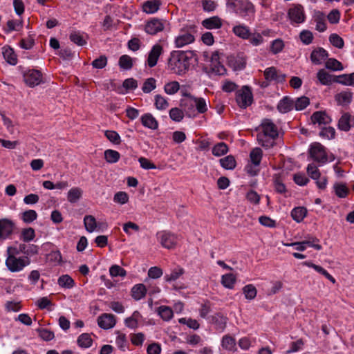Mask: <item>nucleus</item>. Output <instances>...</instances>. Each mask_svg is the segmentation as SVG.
Masks as SVG:
<instances>
[{"label": "nucleus", "instance_id": "a211bd4d", "mask_svg": "<svg viewBox=\"0 0 354 354\" xmlns=\"http://www.w3.org/2000/svg\"><path fill=\"white\" fill-rule=\"evenodd\" d=\"M142 125L152 130H156L158 127V122L151 113L144 114L141 118Z\"/></svg>", "mask_w": 354, "mask_h": 354}, {"label": "nucleus", "instance_id": "7c9ffc66", "mask_svg": "<svg viewBox=\"0 0 354 354\" xmlns=\"http://www.w3.org/2000/svg\"><path fill=\"white\" fill-rule=\"evenodd\" d=\"M196 106V110L199 113H204L207 111V104L206 100L203 97H196L192 95H189Z\"/></svg>", "mask_w": 354, "mask_h": 354}, {"label": "nucleus", "instance_id": "f3484780", "mask_svg": "<svg viewBox=\"0 0 354 354\" xmlns=\"http://www.w3.org/2000/svg\"><path fill=\"white\" fill-rule=\"evenodd\" d=\"M202 25L207 29H218L221 28L222 20L218 16L207 18L202 21Z\"/></svg>", "mask_w": 354, "mask_h": 354}, {"label": "nucleus", "instance_id": "72a5a7b5", "mask_svg": "<svg viewBox=\"0 0 354 354\" xmlns=\"http://www.w3.org/2000/svg\"><path fill=\"white\" fill-rule=\"evenodd\" d=\"M160 5L159 0L147 1L143 4V10L147 13H154L159 9Z\"/></svg>", "mask_w": 354, "mask_h": 354}, {"label": "nucleus", "instance_id": "9b49d317", "mask_svg": "<svg viewBox=\"0 0 354 354\" xmlns=\"http://www.w3.org/2000/svg\"><path fill=\"white\" fill-rule=\"evenodd\" d=\"M24 80L28 86L34 87L42 82V74L38 70L30 69L24 73Z\"/></svg>", "mask_w": 354, "mask_h": 354}, {"label": "nucleus", "instance_id": "6e6d98bb", "mask_svg": "<svg viewBox=\"0 0 354 354\" xmlns=\"http://www.w3.org/2000/svg\"><path fill=\"white\" fill-rule=\"evenodd\" d=\"M106 138L115 145H119L121 142V138L119 134L115 131L107 130L104 132Z\"/></svg>", "mask_w": 354, "mask_h": 354}, {"label": "nucleus", "instance_id": "de8ad7c7", "mask_svg": "<svg viewBox=\"0 0 354 354\" xmlns=\"http://www.w3.org/2000/svg\"><path fill=\"white\" fill-rule=\"evenodd\" d=\"M180 89V84L177 81L167 83L164 86L165 92L168 95H174Z\"/></svg>", "mask_w": 354, "mask_h": 354}, {"label": "nucleus", "instance_id": "338daca9", "mask_svg": "<svg viewBox=\"0 0 354 354\" xmlns=\"http://www.w3.org/2000/svg\"><path fill=\"white\" fill-rule=\"evenodd\" d=\"M109 272L113 277L118 276L125 277L127 275L126 270L118 265L112 266L109 269Z\"/></svg>", "mask_w": 354, "mask_h": 354}, {"label": "nucleus", "instance_id": "ea45409f", "mask_svg": "<svg viewBox=\"0 0 354 354\" xmlns=\"http://www.w3.org/2000/svg\"><path fill=\"white\" fill-rule=\"evenodd\" d=\"M221 345L226 350L233 351L236 346L235 339L229 335H226L222 338Z\"/></svg>", "mask_w": 354, "mask_h": 354}, {"label": "nucleus", "instance_id": "a19ab883", "mask_svg": "<svg viewBox=\"0 0 354 354\" xmlns=\"http://www.w3.org/2000/svg\"><path fill=\"white\" fill-rule=\"evenodd\" d=\"M119 152L112 149H107L104 151V158L109 163H115L120 159Z\"/></svg>", "mask_w": 354, "mask_h": 354}, {"label": "nucleus", "instance_id": "423d86ee", "mask_svg": "<svg viewBox=\"0 0 354 354\" xmlns=\"http://www.w3.org/2000/svg\"><path fill=\"white\" fill-rule=\"evenodd\" d=\"M309 155L312 159L318 162L325 163L328 161L326 149L319 142H314L310 145Z\"/></svg>", "mask_w": 354, "mask_h": 354}, {"label": "nucleus", "instance_id": "4468645a", "mask_svg": "<svg viewBox=\"0 0 354 354\" xmlns=\"http://www.w3.org/2000/svg\"><path fill=\"white\" fill-rule=\"evenodd\" d=\"M162 52V48L160 45H154L150 50L148 58L147 64L150 68L157 64L158 60Z\"/></svg>", "mask_w": 354, "mask_h": 354}, {"label": "nucleus", "instance_id": "4d7b16f0", "mask_svg": "<svg viewBox=\"0 0 354 354\" xmlns=\"http://www.w3.org/2000/svg\"><path fill=\"white\" fill-rule=\"evenodd\" d=\"M170 118L175 122H180L184 117L183 111L178 108H172L169 111Z\"/></svg>", "mask_w": 354, "mask_h": 354}, {"label": "nucleus", "instance_id": "f704fd0d", "mask_svg": "<svg viewBox=\"0 0 354 354\" xmlns=\"http://www.w3.org/2000/svg\"><path fill=\"white\" fill-rule=\"evenodd\" d=\"M351 98L352 93L349 91H342L335 95V100L340 105L349 104Z\"/></svg>", "mask_w": 354, "mask_h": 354}, {"label": "nucleus", "instance_id": "49530a36", "mask_svg": "<svg viewBox=\"0 0 354 354\" xmlns=\"http://www.w3.org/2000/svg\"><path fill=\"white\" fill-rule=\"evenodd\" d=\"M93 340L88 333H83L79 336L77 344L80 347L88 348L91 346Z\"/></svg>", "mask_w": 354, "mask_h": 354}, {"label": "nucleus", "instance_id": "2f4dec72", "mask_svg": "<svg viewBox=\"0 0 354 354\" xmlns=\"http://www.w3.org/2000/svg\"><path fill=\"white\" fill-rule=\"evenodd\" d=\"M229 151L228 146L223 142H221L215 145L212 147V154L216 157L222 156L226 154Z\"/></svg>", "mask_w": 354, "mask_h": 354}, {"label": "nucleus", "instance_id": "aec40b11", "mask_svg": "<svg viewBox=\"0 0 354 354\" xmlns=\"http://www.w3.org/2000/svg\"><path fill=\"white\" fill-rule=\"evenodd\" d=\"M233 33L243 39H248L250 37V28L243 24L235 26L232 28Z\"/></svg>", "mask_w": 354, "mask_h": 354}, {"label": "nucleus", "instance_id": "69168bd1", "mask_svg": "<svg viewBox=\"0 0 354 354\" xmlns=\"http://www.w3.org/2000/svg\"><path fill=\"white\" fill-rule=\"evenodd\" d=\"M310 103L308 97L306 96H302L301 97H298L295 102V106L296 110L300 111L305 109Z\"/></svg>", "mask_w": 354, "mask_h": 354}, {"label": "nucleus", "instance_id": "79ce46f5", "mask_svg": "<svg viewBox=\"0 0 354 354\" xmlns=\"http://www.w3.org/2000/svg\"><path fill=\"white\" fill-rule=\"evenodd\" d=\"M194 102L191 97H189V99H182L180 100V106L189 116H191V113L194 112Z\"/></svg>", "mask_w": 354, "mask_h": 354}, {"label": "nucleus", "instance_id": "4be33fe9", "mask_svg": "<svg viewBox=\"0 0 354 354\" xmlns=\"http://www.w3.org/2000/svg\"><path fill=\"white\" fill-rule=\"evenodd\" d=\"M317 77L323 85H330L335 82V77L329 74L324 69H321L317 72Z\"/></svg>", "mask_w": 354, "mask_h": 354}, {"label": "nucleus", "instance_id": "8fccbe9b", "mask_svg": "<svg viewBox=\"0 0 354 354\" xmlns=\"http://www.w3.org/2000/svg\"><path fill=\"white\" fill-rule=\"evenodd\" d=\"M23 26V21L20 20H8L7 22V28L5 30L6 32L13 30L19 31Z\"/></svg>", "mask_w": 354, "mask_h": 354}, {"label": "nucleus", "instance_id": "f257e3e1", "mask_svg": "<svg viewBox=\"0 0 354 354\" xmlns=\"http://www.w3.org/2000/svg\"><path fill=\"white\" fill-rule=\"evenodd\" d=\"M262 133H259V143L265 148H270L274 145V139L278 137L277 126L270 120L264 119L259 127Z\"/></svg>", "mask_w": 354, "mask_h": 354}, {"label": "nucleus", "instance_id": "c03bdc74", "mask_svg": "<svg viewBox=\"0 0 354 354\" xmlns=\"http://www.w3.org/2000/svg\"><path fill=\"white\" fill-rule=\"evenodd\" d=\"M243 292L247 299H254L257 294V288L252 284H248L243 288Z\"/></svg>", "mask_w": 354, "mask_h": 354}, {"label": "nucleus", "instance_id": "4c0bfd02", "mask_svg": "<svg viewBox=\"0 0 354 354\" xmlns=\"http://www.w3.org/2000/svg\"><path fill=\"white\" fill-rule=\"evenodd\" d=\"M158 315L165 321L170 320L173 317V310L166 306H161L158 308Z\"/></svg>", "mask_w": 354, "mask_h": 354}, {"label": "nucleus", "instance_id": "b1692460", "mask_svg": "<svg viewBox=\"0 0 354 354\" xmlns=\"http://www.w3.org/2000/svg\"><path fill=\"white\" fill-rule=\"evenodd\" d=\"M194 41V37L192 34L186 32L177 37L175 44L178 48H180L192 43Z\"/></svg>", "mask_w": 354, "mask_h": 354}, {"label": "nucleus", "instance_id": "c756f323", "mask_svg": "<svg viewBox=\"0 0 354 354\" xmlns=\"http://www.w3.org/2000/svg\"><path fill=\"white\" fill-rule=\"evenodd\" d=\"M146 288L142 284H137L134 286L131 289V295L136 300H139L143 298L146 295Z\"/></svg>", "mask_w": 354, "mask_h": 354}, {"label": "nucleus", "instance_id": "774afa93", "mask_svg": "<svg viewBox=\"0 0 354 354\" xmlns=\"http://www.w3.org/2000/svg\"><path fill=\"white\" fill-rule=\"evenodd\" d=\"M307 173L308 176L314 180H318L320 177V172L317 166L314 164H309L308 165Z\"/></svg>", "mask_w": 354, "mask_h": 354}, {"label": "nucleus", "instance_id": "5fc2aeb1", "mask_svg": "<svg viewBox=\"0 0 354 354\" xmlns=\"http://www.w3.org/2000/svg\"><path fill=\"white\" fill-rule=\"evenodd\" d=\"M335 194L339 198H345L348 192V189L344 184L336 183L334 185Z\"/></svg>", "mask_w": 354, "mask_h": 354}, {"label": "nucleus", "instance_id": "58836bf2", "mask_svg": "<svg viewBox=\"0 0 354 354\" xmlns=\"http://www.w3.org/2000/svg\"><path fill=\"white\" fill-rule=\"evenodd\" d=\"M236 277L233 274H226L222 276L221 283L227 288L232 289L236 282Z\"/></svg>", "mask_w": 354, "mask_h": 354}, {"label": "nucleus", "instance_id": "37998d69", "mask_svg": "<svg viewBox=\"0 0 354 354\" xmlns=\"http://www.w3.org/2000/svg\"><path fill=\"white\" fill-rule=\"evenodd\" d=\"M250 157L252 163L255 166H259L262 158V150L259 147L254 148L250 152Z\"/></svg>", "mask_w": 354, "mask_h": 354}, {"label": "nucleus", "instance_id": "6e6552de", "mask_svg": "<svg viewBox=\"0 0 354 354\" xmlns=\"http://www.w3.org/2000/svg\"><path fill=\"white\" fill-rule=\"evenodd\" d=\"M236 100L241 108L245 109L250 106L252 102V94L250 88L244 86L241 90L237 91Z\"/></svg>", "mask_w": 354, "mask_h": 354}, {"label": "nucleus", "instance_id": "393cba45", "mask_svg": "<svg viewBox=\"0 0 354 354\" xmlns=\"http://www.w3.org/2000/svg\"><path fill=\"white\" fill-rule=\"evenodd\" d=\"M2 50L3 56L6 62L11 65H15L17 63V59L13 49L9 46H4Z\"/></svg>", "mask_w": 354, "mask_h": 354}, {"label": "nucleus", "instance_id": "f03ea898", "mask_svg": "<svg viewBox=\"0 0 354 354\" xmlns=\"http://www.w3.org/2000/svg\"><path fill=\"white\" fill-rule=\"evenodd\" d=\"M189 57L183 51L173 52L168 60V68L178 75L185 74L189 67Z\"/></svg>", "mask_w": 354, "mask_h": 354}, {"label": "nucleus", "instance_id": "c9c22d12", "mask_svg": "<svg viewBox=\"0 0 354 354\" xmlns=\"http://www.w3.org/2000/svg\"><path fill=\"white\" fill-rule=\"evenodd\" d=\"M212 321L216 325V328L223 331L227 324V318L221 314H216L212 317Z\"/></svg>", "mask_w": 354, "mask_h": 354}, {"label": "nucleus", "instance_id": "a878e982", "mask_svg": "<svg viewBox=\"0 0 354 354\" xmlns=\"http://www.w3.org/2000/svg\"><path fill=\"white\" fill-rule=\"evenodd\" d=\"M351 115L348 113H344L338 121L339 129L348 131L351 127Z\"/></svg>", "mask_w": 354, "mask_h": 354}, {"label": "nucleus", "instance_id": "ddd939ff", "mask_svg": "<svg viewBox=\"0 0 354 354\" xmlns=\"http://www.w3.org/2000/svg\"><path fill=\"white\" fill-rule=\"evenodd\" d=\"M116 323L115 316L112 314L104 313L97 319L99 326L103 329H109L113 328Z\"/></svg>", "mask_w": 354, "mask_h": 354}, {"label": "nucleus", "instance_id": "bb28decb", "mask_svg": "<svg viewBox=\"0 0 354 354\" xmlns=\"http://www.w3.org/2000/svg\"><path fill=\"white\" fill-rule=\"evenodd\" d=\"M219 162L223 168L227 170H232L236 166L235 158L232 155H228L219 160Z\"/></svg>", "mask_w": 354, "mask_h": 354}, {"label": "nucleus", "instance_id": "3c124183", "mask_svg": "<svg viewBox=\"0 0 354 354\" xmlns=\"http://www.w3.org/2000/svg\"><path fill=\"white\" fill-rule=\"evenodd\" d=\"M156 80L153 77H149L145 81L143 86L142 87V91L145 93H149L151 91H152L153 90H154L156 88Z\"/></svg>", "mask_w": 354, "mask_h": 354}, {"label": "nucleus", "instance_id": "13d9d810", "mask_svg": "<svg viewBox=\"0 0 354 354\" xmlns=\"http://www.w3.org/2000/svg\"><path fill=\"white\" fill-rule=\"evenodd\" d=\"M155 106L157 109L164 110L169 106L167 100L160 95L155 96Z\"/></svg>", "mask_w": 354, "mask_h": 354}, {"label": "nucleus", "instance_id": "603ef678", "mask_svg": "<svg viewBox=\"0 0 354 354\" xmlns=\"http://www.w3.org/2000/svg\"><path fill=\"white\" fill-rule=\"evenodd\" d=\"M58 284L64 288H71L75 283L73 279L68 274L62 275L58 279Z\"/></svg>", "mask_w": 354, "mask_h": 354}, {"label": "nucleus", "instance_id": "9d476101", "mask_svg": "<svg viewBox=\"0 0 354 354\" xmlns=\"http://www.w3.org/2000/svg\"><path fill=\"white\" fill-rule=\"evenodd\" d=\"M288 17L292 24L303 23L306 19L304 7L300 4L294 5L288 10Z\"/></svg>", "mask_w": 354, "mask_h": 354}, {"label": "nucleus", "instance_id": "6ab92c4d", "mask_svg": "<svg viewBox=\"0 0 354 354\" xmlns=\"http://www.w3.org/2000/svg\"><path fill=\"white\" fill-rule=\"evenodd\" d=\"M328 57V53L322 48L314 50L310 55V59L315 64H320Z\"/></svg>", "mask_w": 354, "mask_h": 354}, {"label": "nucleus", "instance_id": "473e14b6", "mask_svg": "<svg viewBox=\"0 0 354 354\" xmlns=\"http://www.w3.org/2000/svg\"><path fill=\"white\" fill-rule=\"evenodd\" d=\"M307 210L303 207L294 208L291 212V216L297 223L301 222L306 216Z\"/></svg>", "mask_w": 354, "mask_h": 354}, {"label": "nucleus", "instance_id": "cd10ccee", "mask_svg": "<svg viewBox=\"0 0 354 354\" xmlns=\"http://www.w3.org/2000/svg\"><path fill=\"white\" fill-rule=\"evenodd\" d=\"M292 107L293 102L288 97H284L277 105V109L283 113L289 112Z\"/></svg>", "mask_w": 354, "mask_h": 354}, {"label": "nucleus", "instance_id": "1a4fd4ad", "mask_svg": "<svg viewBox=\"0 0 354 354\" xmlns=\"http://www.w3.org/2000/svg\"><path fill=\"white\" fill-rule=\"evenodd\" d=\"M158 238L160 244L165 248L172 249L176 247L178 241V237L176 234L167 231L158 232Z\"/></svg>", "mask_w": 354, "mask_h": 354}, {"label": "nucleus", "instance_id": "f8f14e48", "mask_svg": "<svg viewBox=\"0 0 354 354\" xmlns=\"http://www.w3.org/2000/svg\"><path fill=\"white\" fill-rule=\"evenodd\" d=\"M165 28L164 22L156 18L149 21L145 26V31L150 35H156L162 31Z\"/></svg>", "mask_w": 354, "mask_h": 354}, {"label": "nucleus", "instance_id": "864d4df0", "mask_svg": "<svg viewBox=\"0 0 354 354\" xmlns=\"http://www.w3.org/2000/svg\"><path fill=\"white\" fill-rule=\"evenodd\" d=\"M325 66L332 71H342L343 69L342 64L335 59H328L326 63Z\"/></svg>", "mask_w": 354, "mask_h": 354}, {"label": "nucleus", "instance_id": "a18cd8bd", "mask_svg": "<svg viewBox=\"0 0 354 354\" xmlns=\"http://www.w3.org/2000/svg\"><path fill=\"white\" fill-rule=\"evenodd\" d=\"M84 223L86 230L88 232H93L97 227L96 220L94 218V216H93L91 215L85 216V217L84 218Z\"/></svg>", "mask_w": 354, "mask_h": 354}, {"label": "nucleus", "instance_id": "5701e85b", "mask_svg": "<svg viewBox=\"0 0 354 354\" xmlns=\"http://www.w3.org/2000/svg\"><path fill=\"white\" fill-rule=\"evenodd\" d=\"M304 265L313 268L315 270H316L317 272L322 274L324 275L326 278H327L330 281H331L333 283H335L336 281L335 278L330 275L325 269H324L322 266L316 265L310 261H305L303 263Z\"/></svg>", "mask_w": 354, "mask_h": 354}, {"label": "nucleus", "instance_id": "09e8293b", "mask_svg": "<svg viewBox=\"0 0 354 354\" xmlns=\"http://www.w3.org/2000/svg\"><path fill=\"white\" fill-rule=\"evenodd\" d=\"M119 66L124 70H129L133 66L132 58L127 55H122L119 59Z\"/></svg>", "mask_w": 354, "mask_h": 354}, {"label": "nucleus", "instance_id": "0e129e2a", "mask_svg": "<svg viewBox=\"0 0 354 354\" xmlns=\"http://www.w3.org/2000/svg\"><path fill=\"white\" fill-rule=\"evenodd\" d=\"M274 185L275 190L280 194L285 193L286 192V186L283 183L281 178L278 175H274L273 178Z\"/></svg>", "mask_w": 354, "mask_h": 354}, {"label": "nucleus", "instance_id": "e433bc0d", "mask_svg": "<svg viewBox=\"0 0 354 354\" xmlns=\"http://www.w3.org/2000/svg\"><path fill=\"white\" fill-rule=\"evenodd\" d=\"M185 273V270L183 268H177L173 270L170 274H167L165 276V279L167 282H171L177 280Z\"/></svg>", "mask_w": 354, "mask_h": 354}, {"label": "nucleus", "instance_id": "680f3d73", "mask_svg": "<svg viewBox=\"0 0 354 354\" xmlns=\"http://www.w3.org/2000/svg\"><path fill=\"white\" fill-rule=\"evenodd\" d=\"M37 217V212L32 209L25 211L22 214V216H21L22 220L26 223H30L34 221L35 220H36Z\"/></svg>", "mask_w": 354, "mask_h": 354}, {"label": "nucleus", "instance_id": "e2e57ef3", "mask_svg": "<svg viewBox=\"0 0 354 354\" xmlns=\"http://www.w3.org/2000/svg\"><path fill=\"white\" fill-rule=\"evenodd\" d=\"M69 38L72 42L78 46H84L86 44V40L84 39L83 37L78 32H71Z\"/></svg>", "mask_w": 354, "mask_h": 354}, {"label": "nucleus", "instance_id": "bf43d9fd", "mask_svg": "<svg viewBox=\"0 0 354 354\" xmlns=\"http://www.w3.org/2000/svg\"><path fill=\"white\" fill-rule=\"evenodd\" d=\"M329 41L331 44L338 48H342L344 46L343 39L337 34H331L329 37Z\"/></svg>", "mask_w": 354, "mask_h": 354}, {"label": "nucleus", "instance_id": "dca6fc26", "mask_svg": "<svg viewBox=\"0 0 354 354\" xmlns=\"http://www.w3.org/2000/svg\"><path fill=\"white\" fill-rule=\"evenodd\" d=\"M310 119L313 124H318L319 126L329 124L331 122V118L324 111L313 113Z\"/></svg>", "mask_w": 354, "mask_h": 354}, {"label": "nucleus", "instance_id": "412c9836", "mask_svg": "<svg viewBox=\"0 0 354 354\" xmlns=\"http://www.w3.org/2000/svg\"><path fill=\"white\" fill-rule=\"evenodd\" d=\"M83 190L79 187H73L67 193V200L70 203H77L82 197Z\"/></svg>", "mask_w": 354, "mask_h": 354}, {"label": "nucleus", "instance_id": "7ed1b4c3", "mask_svg": "<svg viewBox=\"0 0 354 354\" xmlns=\"http://www.w3.org/2000/svg\"><path fill=\"white\" fill-rule=\"evenodd\" d=\"M226 6L241 16H245L246 14L254 12V6L248 0H227Z\"/></svg>", "mask_w": 354, "mask_h": 354}, {"label": "nucleus", "instance_id": "39448f33", "mask_svg": "<svg viewBox=\"0 0 354 354\" xmlns=\"http://www.w3.org/2000/svg\"><path fill=\"white\" fill-rule=\"evenodd\" d=\"M219 58V53L217 50L213 52L209 57L211 62L210 67L204 68V71L209 76L212 74L222 75L225 73L226 69L224 66L220 63Z\"/></svg>", "mask_w": 354, "mask_h": 354}, {"label": "nucleus", "instance_id": "2eb2a0df", "mask_svg": "<svg viewBox=\"0 0 354 354\" xmlns=\"http://www.w3.org/2000/svg\"><path fill=\"white\" fill-rule=\"evenodd\" d=\"M228 64L234 70H241L245 66V59L242 54L228 57Z\"/></svg>", "mask_w": 354, "mask_h": 354}, {"label": "nucleus", "instance_id": "c85d7f7f", "mask_svg": "<svg viewBox=\"0 0 354 354\" xmlns=\"http://www.w3.org/2000/svg\"><path fill=\"white\" fill-rule=\"evenodd\" d=\"M313 19L316 23V30L319 32H324L326 29L325 23V16L321 12H316L313 16Z\"/></svg>", "mask_w": 354, "mask_h": 354}, {"label": "nucleus", "instance_id": "20e7f679", "mask_svg": "<svg viewBox=\"0 0 354 354\" xmlns=\"http://www.w3.org/2000/svg\"><path fill=\"white\" fill-rule=\"evenodd\" d=\"M5 263L10 272H17L28 266L30 263V260L28 257H17L14 255H10L7 256Z\"/></svg>", "mask_w": 354, "mask_h": 354}, {"label": "nucleus", "instance_id": "052dcab7", "mask_svg": "<svg viewBox=\"0 0 354 354\" xmlns=\"http://www.w3.org/2000/svg\"><path fill=\"white\" fill-rule=\"evenodd\" d=\"M37 331L39 336L44 341H50L55 337L54 333L46 328H38Z\"/></svg>", "mask_w": 354, "mask_h": 354}, {"label": "nucleus", "instance_id": "0eeeda50", "mask_svg": "<svg viewBox=\"0 0 354 354\" xmlns=\"http://www.w3.org/2000/svg\"><path fill=\"white\" fill-rule=\"evenodd\" d=\"M16 229L15 223L8 218H0V241L10 239Z\"/></svg>", "mask_w": 354, "mask_h": 354}]
</instances>
